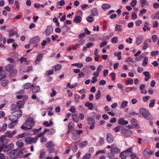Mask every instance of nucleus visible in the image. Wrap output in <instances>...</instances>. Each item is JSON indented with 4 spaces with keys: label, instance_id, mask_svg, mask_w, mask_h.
Segmentation results:
<instances>
[{
    "label": "nucleus",
    "instance_id": "nucleus-1",
    "mask_svg": "<svg viewBox=\"0 0 159 159\" xmlns=\"http://www.w3.org/2000/svg\"><path fill=\"white\" fill-rule=\"evenodd\" d=\"M22 111L20 110L13 112L9 116V119L10 120H16L18 121V119L22 115Z\"/></svg>",
    "mask_w": 159,
    "mask_h": 159
},
{
    "label": "nucleus",
    "instance_id": "nucleus-2",
    "mask_svg": "<svg viewBox=\"0 0 159 159\" xmlns=\"http://www.w3.org/2000/svg\"><path fill=\"white\" fill-rule=\"evenodd\" d=\"M14 148V145L13 143H11L8 145H4L0 147V152L2 151L6 152L11 150Z\"/></svg>",
    "mask_w": 159,
    "mask_h": 159
},
{
    "label": "nucleus",
    "instance_id": "nucleus-3",
    "mask_svg": "<svg viewBox=\"0 0 159 159\" xmlns=\"http://www.w3.org/2000/svg\"><path fill=\"white\" fill-rule=\"evenodd\" d=\"M35 123L34 119L31 117H29L26 120L25 124L30 127V128H32L34 125Z\"/></svg>",
    "mask_w": 159,
    "mask_h": 159
},
{
    "label": "nucleus",
    "instance_id": "nucleus-4",
    "mask_svg": "<svg viewBox=\"0 0 159 159\" xmlns=\"http://www.w3.org/2000/svg\"><path fill=\"white\" fill-rule=\"evenodd\" d=\"M46 147L48 148V151L50 153H52L55 150L54 144L52 141H49L45 144Z\"/></svg>",
    "mask_w": 159,
    "mask_h": 159
},
{
    "label": "nucleus",
    "instance_id": "nucleus-5",
    "mask_svg": "<svg viewBox=\"0 0 159 159\" xmlns=\"http://www.w3.org/2000/svg\"><path fill=\"white\" fill-rule=\"evenodd\" d=\"M139 112L142 116L145 119H147L149 116L148 111L145 108H141L139 110Z\"/></svg>",
    "mask_w": 159,
    "mask_h": 159
},
{
    "label": "nucleus",
    "instance_id": "nucleus-6",
    "mask_svg": "<svg viewBox=\"0 0 159 159\" xmlns=\"http://www.w3.org/2000/svg\"><path fill=\"white\" fill-rule=\"evenodd\" d=\"M152 154V152L149 148H146L143 151V155L146 159L149 158Z\"/></svg>",
    "mask_w": 159,
    "mask_h": 159
},
{
    "label": "nucleus",
    "instance_id": "nucleus-7",
    "mask_svg": "<svg viewBox=\"0 0 159 159\" xmlns=\"http://www.w3.org/2000/svg\"><path fill=\"white\" fill-rule=\"evenodd\" d=\"M0 141L2 146L3 144L6 145L7 143H8L9 142V140L7 138L6 136L5 135H2L0 137Z\"/></svg>",
    "mask_w": 159,
    "mask_h": 159
},
{
    "label": "nucleus",
    "instance_id": "nucleus-8",
    "mask_svg": "<svg viewBox=\"0 0 159 159\" xmlns=\"http://www.w3.org/2000/svg\"><path fill=\"white\" fill-rule=\"evenodd\" d=\"M110 152H112L115 154H118L120 152V150L114 144L111 145Z\"/></svg>",
    "mask_w": 159,
    "mask_h": 159
},
{
    "label": "nucleus",
    "instance_id": "nucleus-9",
    "mask_svg": "<svg viewBox=\"0 0 159 159\" xmlns=\"http://www.w3.org/2000/svg\"><path fill=\"white\" fill-rule=\"evenodd\" d=\"M40 40V38L38 36H36L32 38L29 41V44L32 45L39 42Z\"/></svg>",
    "mask_w": 159,
    "mask_h": 159
},
{
    "label": "nucleus",
    "instance_id": "nucleus-10",
    "mask_svg": "<svg viewBox=\"0 0 159 159\" xmlns=\"http://www.w3.org/2000/svg\"><path fill=\"white\" fill-rule=\"evenodd\" d=\"M17 131L16 130H14L12 131H7L5 133V135L7 137L11 138L15 135Z\"/></svg>",
    "mask_w": 159,
    "mask_h": 159
},
{
    "label": "nucleus",
    "instance_id": "nucleus-11",
    "mask_svg": "<svg viewBox=\"0 0 159 159\" xmlns=\"http://www.w3.org/2000/svg\"><path fill=\"white\" fill-rule=\"evenodd\" d=\"M121 132L124 135L127 137L129 136L132 134V132L131 131L125 129H121Z\"/></svg>",
    "mask_w": 159,
    "mask_h": 159
},
{
    "label": "nucleus",
    "instance_id": "nucleus-12",
    "mask_svg": "<svg viewBox=\"0 0 159 159\" xmlns=\"http://www.w3.org/2000/svg\"><path fill=\"white\" fill-rule=\"evenodd\" d=\"M17 150L14 149L10 152L9 153V156L11 159H14L17 157Z\"/></svg>",
    "mask_w": 159,
    "mask_h": 159
},
{
    "label": "nucleus",
    "instance_id": "nucleus-13",
    "mask_svg": "<svg viewBox=\"0 0 159 159\" xmlns=\"http://www.w3.org/2000/svg\"><path fill=\"white\" fill-rule=\"evenodd\" d=\"M106 140L109 143H112L114 141V137L110 133H108L106 134Z\"/></svg>",
    "mask_w": 159,
    "mask_h": 159
},
{
    "label": "nucleus",
    "instance_id": "nucleus-14",
    "mask_svg": "<svg viewBox=\"0 0 159 159\" xmlns=\"http://www.w3.org/2000/svg\"><path fill=\"white\" fill-rule=\"evenodd\" d=\"M143 36L142 35L138 36L136 39L135 43L136 45H140L143 42Z\"/></svg>",
    "mask_w": 159,
    "mask_h": 159
},
{
    "label": "nucleus",
    "instance_id": "nucleus-15",
    "mask_svg": "<svg viewBox=\"0 0 159 159\" xmlns=\"http://www.w3.org/2000/svg\"><path fill=\"white\" fill-rule=\"evenodd\" d=\"M46 33L47 36H48L51 34L53 32V29L52 26H48L46 29Z\"/></svg>",
    "mask_w": 159,
    "mask_h": 159
},
{
    "label": "nucleus",
    "instance_id": "nucleus-16",
    "mask_svg": "<svg viewBox=\"0 0 159 159\" xmlns=\"http://www.w3.org/2000/svg\"><path fill=\"white\" fill-rule=\"evenodd\" d=\"M131 123L135 128H139V123H138L137 120L134 118H132L130 120Z\"/></svg>",
    "mask_w": 159,
    "mask_h": 159
},
{
    "label": "nucleus",
    "instance_id": "nucleus-17",
    "mask_svg": "<svg viewBox=\"0 0 159 159\" xmlns=\"http://www.w3.org/2000/svg\"><path fill=\"white\" fill-rule=\"evenodd\" d=\"M118 123L119 125H125L128 124L129 122L128 121L124 120L123 118H120L118 120Z\"/></svg>",
    "mask_w": 159,
    "mask_h": 159
},
{
    "label": "nucleus",
    "instance_id": "nucleus-18",
    "mask_svg": "<svg viewBox=\"0 0 159 159\" xmlns=\"http://www.w3.org/2000/svg\"><path fill=\"white\" fill-rule=\"evenodd\" d=\"M43 57V55L42 54L39 55L36 58L35 63L36 64H39L40 62L42 60Z\"/></svg>",
    "mask_w": 159,
    "mask_h": 159
},
{
    "label": "nucleus",
    "instance_id": "nucleus-19",
    "mask_svg": "<svg viewBox=\"0 0 159 159\" xmlns=\"http://www.w3.org/2000/svg\"><path fill=\"white\" fill-rule=\"evenodd\" d=\"M45 130H46V133L48 132V134L50 135H52L56 133V130L54 128H51L50 129H47V128H45L44 129Z\"/></svg>",
    "mask_w": 159,
    "mask_h": 159
},
{
    "label": "nucleus",
    "instance_id": "nucleus-20",
    "mask_svg": "<svg viewBox=\"0 0 159 159\" xmlns=\"http://www.w3.org/2000/svg\"><path fill=\"white\" fill-rule=\"evenodd\" d=\"M71 133L73 135L72 138L74 140H76L79 137V135H78L76 130L75 129H72L71 131Z\"/></svg>",
    "mask_w": 159,
    "mask_h": 159
},
{
    "label": "nucleus",
    "instance_id": "nucleus-21",
    "mask_svg": "<svg viewBox=\"0 0 159 159\" xmlns=\"http://www.w3.org/2000/svg\"><path fill=\"white\" fill-rule=\"evenodd\" d=\"M102 8L104 10H107L111 7L110 4L107 3L103 4L102 5Z\"/></svg>",
    "mask_w": 159,
    "mask_h": 159
},
{
    "label": "nucleus",
    "instance_id": "nucleus-22",
    "mask_svg": "<svg viewBox=\"0 0 159 159\" xmlns=\"http://www.w3.org/2000/svg\"><path fill=\"white\" fill-rule=\"evenodd\" d=\"M123 28L122 26L120 25H116L115 27V30L116 31L120 32L123 30Z\"/></svg>",
    "mask_w": 159,
    "mask_h": 159
},
{
    "label": "nucleus",
    "instance_id": "nucleus-23",
    "mask_svg": "<svg viewBox=\"0 0 159 159\" xmlns=\"http://www.w3.org/2000/svg\"><path fill=\"white\" fill-rule=\"evenodd\" d=\"M85 105L86 107H88L90 110H92L93 109V104L92 103L87 102L85 103Z\"/></svg>",
    "mask_w": 159,
    "mask_h": 159
},
{
    "label": "nucleus",
    "instance_id": "nucleus-24",
    "mask_svg": "<svg viewBox=\"0 0 159 159\" xmlns=\"http://www.w3.org/2000/svg\"><path fill=\"white\" fill-rule=\"evenodd\" d=\"M34 85V84H31L30 83H27L25 84L23 87L24 89H30L31 87H33Z\"/></svg>",
    "mask_w": 159,
    "mask_h": 159
},
{
    "label": "nucleus",
    "instance_id": "nucleus-25",
    "mask_svg": "<svg viewBox=\"0 0 159 159\" xmlns=\"http://www.w3.org/2000/svg\"><path fill=\"white\" fill-rule=\"evenodd\" d=\"M33 67L31 66H30L27 68V69L25 70H22L21 68L20 69V73L22 74L24 72H28L32 70Z\"/></svg>",
    "mask_w": 159,
    "mask_h": 159
},
{
    "label": "nucleus",
    "instance_id": "nucleus-26",
    "mask_svg": "<svg viewBox=\"0 0 159 159\" xmlns=\"http://www.w3.org/2000/svg\"><path fill=\"white\" fill-rule=\"evenodd\" d=\"M141 3V6L143 7L144 6H147L149 5V3L147 0H140Z\"/></svg>",
    "mask_w": 159,
    "mask_h": 159
},
{
    "label": "nucleus",
    "instance_id": "nucleus-27",
    "mask_svg": "<svg viewBox=\"0 0 159 159\" xmlns=\"http://www.w3.org/2000/svg\"><path fill=\"white\" fill-rule=\"evenodd\" d=\"M11 123L8 125V127L12 129L16 125L17 122L16 120H11Z\"/></svg>",
    "mask_w": 159,
    "mask_h": 159
},
{
    "label": "nucleus",
    "instance_id": "nucleus-28",
    "mask_svg": "<svg viewBox=\"0 0 159 159\" xmlns=\"http://www.w3.org/2000/svg\"><path fill=\"white\" fill-rule=\"evenodd\" d=\"M115 154L113 152H110L107 154V157L110 159H113L115 157Z\"/></svg>",
    "mask_w": 159,
    "mask_h": 159
},
{
    "label": "nucleus",
    "instance_id": "nucleus-29",
    "mask_svg": "<svg viewBox=\"0 0 159 159\" xmlns=\"http://www.w3.org/2000/svg\"><path fill=\"white\" fill-rule=\"evenodd\" d=\"M16 146L19 148H21L23 147L24 145V143L21 140H18L16 143Z\"/></svg>",
    "mask_w": 159,
    "mask_h": 159
},
{
    "label": "nucleus",
    "instance_id": "nucleus-30",
    "mask_svg": "<svg viewBox=\"0 0 159 159\" xmlns=\"http://www.w3.org/2000/svg\"><path fill=\"white\" fill-rule=\"evenodd\" d=\"M81 20L82 18L80 16H77L74 19V21L76 23H79L81 22Z\"/></svg>",
    "mask_w": 159,
    "mask_h": 159
},
{
    "label": "nucleus",
    "instance_id": "nucleus-31",
    "mask_svg": "<svg viewBox=\"0 0 159 159\" xmlns=\"http://www.w3.org/2000/svg\"><path fill=\"white\" fill-rule=\"evenodd\" d=\"M148 61V58L147 57H145L143 60V62L142 64V65L143 66H147V64Z\"/></svg>",
    "mask_w": 159,
    "mask_h": 159
},
{
    "label": "nucleus",
    "instance_id": "nucleus-32",
    "mask_svg": "<svg viewBox=\"0 0 159 159\" xmlns=\"http://www.w3.org/2000/svg\"><path fill=\"white\" fill-rule=\"evenodd\" d=\"M17 72V70L16 69H14L10 72L9 75L12 77H14L16 75Z\"/></svg>",
    "mask_w": 159,
    "mask_h": 159
},
{
    "label": "nucleus",
    "instance_id": "nucleus-33",
    "mask_svg": "<svg viewBox=\"0 0 159 159\" xmlns=\"http://www.w3.org/2000/svg\"><path fill=\"white\" fill-rule=\"evenodd\" d=\"M88 144V142L87 141H84L80 143V147L81 148H83L86 146Z\"/></svg>",
    "mask_w": 159,
    "mask_h": 159
},
{
    "label": "nucleus",
    "instance_id": "nucleus-34",
    "mask_svg": "<svg viewBox=\"0 0 159 159\" xmlns=\"http://www.w3.org/2000/svg\"><path fill=\"white\" fill-rule=\"evenodd\" d=\"M145 88V85L143 84H141L139 86V89L141 91V93H142L146 94L147 91H144L143 90Z\"/></svg>",
    "mask_w": 159,
    "mask_h": 159
},
{
    "label": "nucleus",
    "instance_id": "nucleus-35",
    "mask_svg": "<svg viewBox=\"0 0 159 159\" xmlns=\"http://www.w3.org/2000/svg\"><path fill=\"white\" fill-rule=\"evenodd\" d=\"M13 68V66L12 65L10 64L7 65L5 67V69L7 71H10Z\"/></svg>",
    "mask_w": 159,
    "mask_h": 159
},
{
    "label": "nucleus",
    "instance_id": "nucleus-36",
    "mask_svg": "<svg viewBox=\"0 0 159 159\" xmlns=\"http://www.w3.org/2000/svg\"><path fill=\"white\" fill-rule=\"evenodd\" d=\"M40 90V87L39 86H35L32 89V91L33 93H37L39 92Z\"/></svg>",
    "mask_w": 159,
    "mask_h": 159
},
{
    "label": "nucleus",
    "instance_id": "nucleus-37",
    "mask_svg": "<svg viewBox=\"0 0 159 159\" xmlns=\"http://www.w3.org/2000/svg\"><path fill=\"white\" fill-rule=\"evenodd\" d=\"M87 120L88 124H93L95 123V120L94 119L89 117H88Z\"/></svg>",
    "mask_w": 159,
    "mask_h": 159
},
{
    "label": "nucleus",
    "instance_id": "nucleus-38",
    "mask_svg": "<svg viewBox=\"0 0 159 159\" xmlns=\"http://www.w3.org/2000/svg\"><path fill=\"white\" fill-rule=\"evenodd\" d=\"M128 102L127 101H123L121 103L120 107L121 108H124L127 106Z\"/></svg>",
    "mask_w": 159,
    "mask_h": 159
},
{
    "label": "nucleus",
    "instance_id": "nucleus-39",
    "mask_svg": "<svg viewBox=\"0 0 159 159\" xmlns=\"http://www.w3.org/2000/svg\"><path fill=\"white\" fill-rule=\"evenodd\" d=\"M7 123H4L2 127H0V132H4L7 129Z\"/></svg>",
    "mask_w": 159,
    "mask_h": 159
},
{
    "label": "nucleus",
    "instance_id": "nucleus-40",
    "mask_svg": "<svg viewBox=\"0 0 159 159\" xmlns=\"http://www.w3.org/2000/svg\"><path fill=\"white\" fill-rule=\"evenodd\" d=\"M72 118L73 120L76 123L78 122L79 120V116L76 115H73L72 116Z\"/></svg>",
    "mask_w": 159,
    "mask_h": 159
},
{
    "label": "nucleus",
    "instance_id": "nucleus-41",
    "mask_svg": "<svg viewBox=\"0 0 159 159\" xmlns=\"http://www.w3.org/2000/svg\"><path fill=\"white\" fill-rule=\"evenodd\" d=\"M24 104V102L23 101H20L17 103V106L19 108H22L23 107Z\"/></svg>",
    "mask_w": 159,
    "mask_h": 159
},
{
    "label": "nucleus",
    "instance_id": "nucleus-42",
    "mask_svg": "<svg viewBox=\"0 0 159 159\" xmlns=\"http://www.w3.org/2000/svg\"><path fill=\"white\" fill-rule=\"evenodd\" d=\"M61 65L60 64H58L54 66L52 68V70L57 71L61 69Z\"/></svg>",
    "mask_w": 159,
    "mask_h": 159
},
{
    "label": "nucleus",
    "instance_id": "nucleus-43",
    "mask_svg": "<svg viewBox=\"0 0 159 159\" xmlns=\"http://www.w3.org/2000/svg\"><path fill=\"white\" fill-rule=\"evenodd\" d=\"M85 43V40L84 39H81L79 41V43H77L78 47H79L83 45Z\"/></svg>",
    "mask_w": 159,
    "mask_h": 159
},
{
    "label": "nucleus",
    "instance_id": "nucleus-44",
    "mask_svg": "<svg viewBox=\"0 0 159 159\" xmlns=\"http://www.w3.org/2000/svg\"><path fill=\"white\" fill-rule=\"evenodd\" d=\"M101 92L100 90H98L95 95V98L97 100H98L101 97Z\"/></svg>",
    "mask_w": 159,
    "mask_h": 159
},
{
    "label": "nucleus",
    "instance_id": "nucleus-45",
    "mask_svg": "<svg viewBox=\"0 0 159 159\" xmlns=\"http://www.w3.org/2000/svg\"><path fill=\"white\" fill-rule=\"evenodd\" d=\"M17 157H22L23 156H24V153L23 152L22 150H20L19 151H18L17 150Z\"/></svg>",
    "mask_w": 159,
    "mask_h": 159
},
{
    "label": "nucleus",
    "instance_id": "nucleus-46",
    "mask_svg": "<svg viewBox=\"0 0 159 159\" xmlns=\"http://www.w3.org/2000/svg\"><path fill=\"white\" fill-rule=\"evenodd\" d=\"M9 83V81L6 79L3 80L1 83L2 86L3 87L6 86Z\"/></svg>",
    "mask_w": 159,
    "mask_h": 159
},
{
    "label": "nucleus",
    "instance_id": "nucleus-47",
    "mask_svg": "<svg viewBox=\"0 0 159 159\" xmlns=\"http://www.w3.org/2000/svg\"><path fill=\"white\" fill-rule=\"evenodd\" d=\"M98 12L96 9H93L92 12V15L93 16H97L98 15Z\"/></svg>",
    "mask_w": 159,
    "mask_h": 159
},
{
    "label": "nucleus",
    "instance_id": "nucleus-48",
    "mask_svg": "<svg viewBox=\"0 0 159 159\" xmlns=\"http://www.w3.org/2000/svg\"><path fill=\"white\" fill-rule=\"evenodd\" d=\"M126 154L125 153V151H123L120 153V156L122 159H126Z\"/></svg>",
    "mask_w": 159,
    "mask_h": 159
},
{
    "label": "nucleus",
    "instance_id": "nucleus-49",
    "mask_svg": "<svg viewBox=\"0 0 159 159\" xmlns=\"http://www.w3.org/2000/svg\"><path fill=\"white\" fill-rule=\"evenodd\" d=\"M143 46L142 48V49L143 50H145L148 47V44L147 43L146 41H145L143 43Z\"/></svg>",
    "mask_w": 159,
    "mask_h": 159
},
{
    "label": "nucleus",
    "instance_id": "nucleus-50",
    "mask_svg": "<svg viewBox=\"0 0 159 159\" xmlns=\"http://www.w3.org/2000/svg\"><path fill=\"white\" fill-rule=\"evenodd\" d=\"M74 96L75 101L77 102H78L80 98V96L77 93H75L74 94Z\"/></svg>",
    "mask_w": 159,
    "mask_h": 159
},
{
    "label": "nucleus",
    "instance_id": "nucleus-51",
    "mask_svg": "<svg viewBox=\"0 0 159 159\" xmlns=\"http://www.w3.org/2000/svg\"><path fill=\"white\" fill-rule=\"evenodd\" d=\"M86 20L88 22L91 23L93 21L94 19L90 15L86 18Z\"/></svg>",
    "mask_w": 159,
    "mask_h": 159
},
{
    "label": "nucleus",
    "instance_id": "nucleus-52",
    "mask_svg": "<svg viewBox=\"0 0 159 159\" xmlns=\"http://www.w3.org/2000/svg\"><path fill=\"white\" fill-rule=\"evenodd\" d=\"M46 154V152L43 150H42L40 152V154L39 155V157L41 159H43L45 157Z\"/></svg>",
    "mask_w": 159,
    "mask_h": 159
},
{
    "label": "nucleus",
    "instance_id": "nucleus-53",
    "mask_svg": "<svg viewBox=\"0 0 159 159\" xmlns=\"http://www.w3.org/2000/svg\"><path fill=\"white\" fill-rule=\"evenodd\" d=\"M155 102L156 100L154 99L151 100L150 101V102L149 105V107L151 108L153 107L154 106Z\"/></svg>",
    "mask_w": 159,
    "mask_h": 159
},
{
    "label": "nucleus",
    "instance_id": "nucleus-54",
    "mask_svg": "<svg viewBox=\"0 0 159 159\" xmlns=\"http://www.w3.org/2000/svg\"><path fill=\"white\" fill-rule=\"evenodd\" d=\"M6 71L5 70H2L0 73V75L2 78H5L6 77Z\"/></svg>",
    "mask_w": 159,
    "mask_h": 159
},
{
    "label": "nucleus",
    "instance_id": "nucleus-55",
    "mask_svg": "<svg viewBox=\"0 0 159 159\" xmlns=\"http://www.w3.org/2000/svg\"><path fill=\"white\" fill-rule=\"evenodd\" d=\"M151 17L153 19L158 18L159 17V11H158L156 13L152 15Z\"/></svg>",
    "mask_w": 159,
    "mask_h": 159
},
{
    "label": "nucleus",
    "instance_id": "nucleus-56",
    "mask_svg": "<svg viewBox=\"0 0 159 159\" xmlns=\"http://www.w3.org/2000/svg\"><path fill=\"white\" fill-rule=\"evenodd\" d=\"M91 154L90 153L86 154L83 157V159H89L91 157Z\"/></svg>",
    "mask_w": 159,
    "mask_h": 159
},
{
    "label": "nucleus",
    "instance_id": "nucleus-57",
    "mask_svg": "<svg viewBox=\"0 0 159 159\" xmlns=\"http://www.w3.org/2000/svg\"><path fill=\"white\" fill-rule=\"evenodd\" d=\"M72 66H77L79 68H81L83 66V64L82 63H74L72 64Z\"/></svg>",
    "mask_w": 159,
    "mask_h": 159
},
{
    "label": "nucleus",
    "instance_id": "nucleus-58",
    "mask_svg": "<svg viewBox=\"0 0 159 159\" xmlns=\"http://www.w3.org/2000/svg\"><path fill=\"white\" fill-rule=\"evenodd\" d=\"M127 90H129V91H135L137 90V88L134 87H127L126 88Z\"/></svg>",
    "mask_w": 159,
    "mask_h": 159
},
{
    "label": "nucleus",
    "instance_id": "nucleus-59",
    "mask_svg": "<svg viewBox=\"0 0 159 159\" xmlns=\"http://www.w3.org/2000/svg\"><path fill=\"white\" fill-rule=\"evenodd\" d=\"M104 139L100 137L99 140V146H101L103 145L104 143Z\"/></svg>",
    "mask_w": 159,
    "mask_h": 159
},
{
    "label": "nucleus",
    "instance_id": "nucleus-60",
    "mask_svg": "<svg viewBox=\"0 0 159 159\" xmlns=\"http://www.w3.org/2000/svg\"><path fill=\"white\" fill-rule=\"evenodd\" d=\"M150 98V97L149 96H143L142 98L144 102H146Z\"/></svg>",
    "mask_w": 159,
    "mask_h": 159
},
{
    "label": "nucleus",
    "instance_id": "nucleus-61",
    "mask_svg": "<svg viewBox=\"0 0 159 159\" xmlns=\"http://www.w3.org/2000/svg\"><path fill=\"white\" fill-rule=\"evenodd\" d=\"M107 151L106 149L99 150L96 153L95 155H97L101 153H105Z\"/></svg>",
    "mask_w": 159,
    "mask_h": 159
},
{
    "label": "nucleus",
    "instance_id": "nucleus-62",
    "mask_svg": "<svg viewBox=\"0 0 159 159\" xmlns=\"http://www.w3.org/2000/svg\"><path fill=\"white\" fill-rule=\"evenodd\" d=\"M137 3L136 0H133L130 3V5L132 7L135 6Z\"/></svg>",
    "mask_w": 159,
    "mask_h": 159
},
{
    "label": "nucleus",
    "instance_id": "nucleus-63",
    "mask_svg": "<svg viewBox=\"0 0 159 159\" xmlns=\"http://www.w3.org/2000/svg\"><path fill=\"white\" fill-rule=\"evenodd\" d=\"M26 134L25 133H23L18 135L16 137V139H19L20 138H23V137H26Z\"/></svg>",
    "mask_w": 159,
    "mask_h": 159
},
{
    "label": "nucleus",
    "instance_id": "nucleus-64",
    "mask_svg": "<svg viewBox=\"0 0 159 159\" xmlns=\"http://www.w3.org/2000/svg\"><path fill=\"white\" fill-rule=\"evenodd\" d=\"M111 42L114 43H117L118 42V38L116 37H114L111 39Z\"/></svg>",
    "mask_w": 159,
    "mask_h": 159
}]
</instances>
